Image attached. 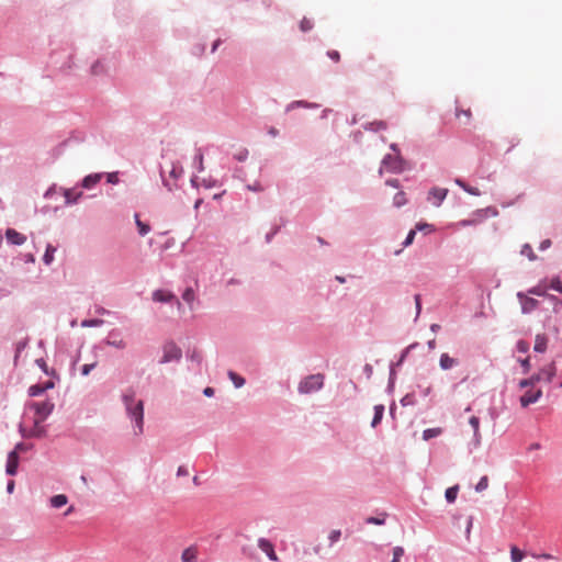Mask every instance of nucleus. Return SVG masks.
<instances>
[{
  "instance_id": "nucleus-39",
  "label": "nucleus",
  "mask_w": 562,
  "mask_h": 562,
  "mask_svg": "<svg viewBox=\"0 0 562 562\" xmlns=\"http://www.w3.org/2000/svg\"><path fill=\"white\" fill-rule=\"evenodd\" d=\"M487 487H488V477L487 476H482L480 479V481L477 482V484L475 485V491L476 492H483Z\"/></svg>"
},
{
  "instance_id": "nucleus-20",
  "label": "nucleus",
  "mask_w": 562,
  "mask_h": 562,
  "mask_svg": "<svg viewBox=\"0 0 562 562\" xmlns=\"http://www.w3.org/2000/svg\"><path fill=\"white\" fill-rule=\"evenodd\" d=\"M198 558V551L194 547H189L183 550L181 554V560L183 562H195Z\"/></svg>"
},
{
  "instance_id": "nucleus-41",
  "label": "nucleus",
  "mask_w": 562,
  "mask_h": 562,
  "mask_svg": "<svg viewBox=\"0 0 562 562\" xmlns=\"http://www.w3.org/2000/svg\"><path fill=\"white\" fill-rule=\"evenodd\" d=\"M300 29L302 32H307L313 29V22L310 19L304 18L300 23Z\"/></svg>"
},
{
  "instance_id": "nucleus-45",
  "label": "nucleus",
  "mask_w": 562,
  "mask_h": 562,
  "mask_svg": "<svg viewBox=\"0 0 562 562\" xmlns=\"http://www.w3.org/2000/svg\"><path fill=\"white\" fill-rule=\"evenodd\" d=\"M528 293L539 296L546 295V291L540 285L531 288L530 290H528Z\"/></svg>"
},
{
  "instance_id": "nucleus-13",
  "label": "nucleus",
  "mask_w": 562,
  "mask_h": 562,
  "mask_svg": "<svg viewBox=\"0 0 562 562\" xmlns=\"http://www.w3.org/2000/svg\"><path fill=\"white\" fill-rule=\"evenodd\" d=\"M258 547L263 551L271 561H278V555L274 552L273 544L265 538L258 540Z\"/></svg>"
},
{
  "instance_id": "nucleus-15",
  "label": "nucleus",
  "mask_w": 562,
  "mask_h": 562,
  "mask_svg": "<svg viewBox=\"0 0 562 562\" xmlns=\"http://www.w3.org/2000/svg\"><path fill=\"white\" fill-rule=\"evenodd\" d=\"M448 194V189L445 188H432L429 191V200L434 199V204L439 206L441 202L446 199Z\"/></svg>"
},
{
  "instance_id": "nucleus-61",
  "label": "nucleus",
  "mask_w": 562,
  "mask_h": 562,
  "mask_svg": "<svg viewBox=\"0 0 562 562\" xmlns=\"http://www.w3.org/2000/svg\"><path fill=\"white\" fill-rule=\"evenodd\" d=\"M203 393L206 396H212L214 394V390L212 387H205Z\"/></svg>"
},
{
  "instance_id": "nucleus-50",
  "label": "nucleus",
  "mask_w": 562,
  "mask_h": 562,
  "mask_svg": "<svg viewBox=\"0 0 562 562\" xmlns=\"http://www.w3.org/2000/svg\"><path fill=\"white\" fill-rule=\"evenodd\" d=\"M519 361H520L521 367L524 368V371L527 373L530 370V368H531L530 358L527 357V358H525L522 360H519Z\"/></svg>"
},
{
  "instance_id": "nucleus-21",
  "label": "nucleus",
  "mask_w": 562,
  "mask_h": 562,
  "mask_svg": "<svg viewBox=\"0 0 562 562\" xmlns=\"http://www.w3.org/2000/svg\"><path fill=\"white\" fill-rule=\"evenodd\" d=\"M101 173L89 175L82 180V187L86 189H91L101 180Z\"/></svg>"
},
{
  "instance_id": "nucleus-29",
  "label": "nucleus",
  "mask_w": 562,
  "mask_h": 562,
  "mask_svg": "<svg viewBox=\"0 0 562 562\" xmlns=\"http://www.w3.org/2000/svg\"><path fill=\"white\" fill-rule=\"evenodd\" d=\"M469 423H470V425H471V426H472V428H473L474 437H475L476 441H480L481 434H480V419H479V417H476V416H472V417L469 419Z\"/></svg>"
},
{
  "instance_id": "nucleus-10",
  "label": "nucleus",
  "mask_w": 562,
  "mask_h": 562,
  "mask_svg": "<svg viewBox=\"0 0 562 562\" xmlns=\"http://www.w3.org/2000/svg\"><path fill=\"white\" fill-rule=\"evenodd\" d=\"M538 372L542 382L551 383L557 375V364L554 361H551L550 363L540 368Z\"/></svg>"
},
{
  "instance_id": "nucleus-11",
  "label": "nucleus",
  "mask_w": 562,
  "mask_h": 562,
  "mask_svg": "<svg viewBox=\"0 0 562 562\" xmlns=\"http://www.w3.org/2000/svg\"><path fill=\"white\" fill-rule=\"evenodd\" d=\"M153 300L156 302H170L175 301L177 304L178 310L180 311L182 308V304L180 301L169 291L165 290H156L153 293Z\"/></svg>"
},
{
  "instance_id": "nucleus-14",
  "label": "nucleus",
  "mask_w": 562,
  "mask_h": 562,
  "mask_svg": "<svg viewBox=\"0 0 562 562\" xmlns=\"http://www.w3.org/2000/svg\"><path fill=\"white\" fill-rule=\"evenodd\" d=\"M5 237L8 241L12 245H23L26 241V236L13 228L7 229Z\"/></svg>"
},
{
  "instance_id": "nucleus-35",
  "label": "nucleus",
  "mask_w": 562,
  "mask_h": 562,
  "mask_svg": "<svg viewBox=\"0 0 562 562\" xmlns=\"http://www.w3.org/2000/svg\"><path fill=\"white\" fill-rule=\"evenodd\" d=\"M182 299L186 303H188L191 306L195 300L194 291L191 288L186 289V291L182 294Z\"/></svg>"
},
{
  "instance_id": "nucleus-6",
  "label": "nucleus",
  "mask_w": 562,
  "mask_h": 562,
  "mask_svg": "<svg viewBox=\"0 0 562 562\" xmlns=\"http://www.w3.org/2000/svg\"><path fill=\"white\" fill-rule=\"evenodd\" d=\"M182 356L181 349L173 342H168L164 346V355L160 363H167L170 361H178Z\"/></svg>"
},
{
  "instance_id": "nucleus-42",
  "label": "nucleus",
  "mask_w": 562,
  "mask_h": 562,
  "mask_svg": "<svg viewBox=\"0 0 562 562\" xmlns=\"http://www.w3.org/2000/svg\"><path fill=\"white\" fill-rule=\"evenodd\" d=\"M516 349L520 353H526L529 350V344L525 340H519L516 344Z\"/></svg>"
},
{
  "instance_id": "nucleus-56",
  "label": "nucleus",
  "mask_w": 562,
  "mask_h": 562,
  "mask_svg": "<svg viewBox=\"0 0 562 562\" xmlns=\"http://www.w3.org/2000/svg\"><path fill=\"white\" fill-rule=\"evenodd\" d=\"M247 189L250 191H256V192L263 191V188L259 182H255L252 186H250V184L247 186Z\"/></svg>"
},
{
  "instance_id": "nucleus-47",
  "label": "nucleus",
  "mask_w": 562,
  "mask_h": 562,
  "mask_svg": "<svg viewBox=\"0 0 562 562\" xmlns=\"http://www.w3.org/2000/svg\"><path fill=\"white\" fill-rule=\"evenodd\" d=\"M97 366V362L85 364L81 369V373L83 375H88L92 369H94Z\"/></svg>"
},
{
  "instance_id": "nucleus-46",
  "label": "nucleus",
  "mask_w": 562,
  "mask_h": 562,
  "mask_svg": "<svg viewBox=\"0 0 562 562\" xmlns=\"http://www.w3.org/2000/svg\"><path fill=\"white\" fill-rule=\"evenodd\" d=\"M367 522L373 524V525H383L385 522V517H382V518L369 517V518H367Z\"/></svg>"
},
{
  "instance_id": "nucleus-63",
  "label": "nucleus",
  "mask_w": 562,
  "mask_h": 562,
  "mask_svg": "<svg viewBox=\"0 0 562 562\" xmlns=\"http://www.w3.org/2000/svg\"><path fill=\"white\" fill-rule=\"evenodd\" d=\"M13 488H14V482L13 481H10L8 483V486H7V490L9 493H12L13 492Z\"/></svg>"
},
{
  "instance_id": "nucleus-27",
  "label": "nucleus",
  "mask_w": 562,
  "mask_h": 562,
  "mask_svg": "<svg viewBox=\"0 0 562 562\" xmlns=\"http://www.w3.org/2000/svg\"><path fill=\"white\" fill-rule=\"evenodd\" d=\"M384 413V406L383 405H375L374 406V417L372 419L371 426L376 427V425L381 422Z\"/></svg>"
},
{
  "instance_id": "nucleus-55",
  "label": "nucleus",
  "mask_w": 562,
  "mask_h": 562,
  "mask_svg": "<svg viewBox=\"0 0 562 562\" xmlns=\"http://www.w3.org/2000/svg\"><path fill=\"white\" fill-rule=\"evenodd\" d=\"M415 303H416V317H418L419 314H420V311H422V303H420V295L419 294L415 295Z\"/></svg>"
},
{
  "instance_id": "nucleus-23",
  "label": "nucleus",
  "mask_w": 562,
  "mask_h": 562,
  "mask_svg": "<svg viewBox=\"0 0 562 562\" xmlns=\"http://www.w3.org/2000/svg\"><path fill=\"white\" fill-rule=\"evenodd\" d=\"M45 435V428L42 426V423H37L36 419H34V425L32 429L30 430L27 437H43Z\"/></svg>"
},
{
  "instance_id": "nucleus-59",
  "label": "nucleus",
  "mask_w": 562,
  "mask_h": 562,
  "mask_svg": "<svg viewBox=\"0 0 562 562\" xmlns=\"http://www.w3.org/2000/svg\"><path fill=\"white\" fill-rule=\"evenodd\" d=\"M551 246V240L550 239H546L543 240L541 244H540V249L541 250H546L547 248H549Z\"/></svg>"
},
{
  "instance_id": "nucleus-48",
  "label": "nucleus",
  "mask_w": 562,
  "mask_h": 562,
  "mask_svg": "<svg viewBox=\"0 0 562 562\" xmlns=\"http://www.w3.org/2000/svg\"><path fill=\"white\" fill-rule=\"evenodd\" d=\"M327 56L336 63L340 60V54L337 50H328Z\"/></svg>"
},
{
  "instance_id": "nucleus-37",
  "label": "nucleus",
  "mask_w": 562,
  "mask_h": 562,
  "mask_svg": "<svg viewBox=\"0 0 562 562\" xmlns=\"http://www.w3.org/2000/svg\"><path fill=\"white\" fill-rule=\"evenodd\" d=\"M406 196H405V193L404 192H397L395 195H394V199H393V203L395 206L400 207L404 204H406Z\"/></svg>"
},
{
  "instance_id": "nucleus-4",
  "label": "nucleus",
  "mask_w": 562,
  "mask_h": 562,
  "mask_svg": "<svg viewBox=\"0 0 562 562\" xmlns=\"http://www.w3.org/2000/svg\"><path fill=\"white\" fill-rule=\"evenodd\" d=\"M324 384V375L322 374H313L305 378L299 384V391L302 394L312 393L318 391Z\"/></svg>"
},
{
  "instance_id": "nucleus-40",
  "label": "nucleus",
  "mask_w": 562,
  "mask_h": 562,
  "mask_svg": "<svg viewBox=\"0 0 562 562\" xmlns=\"http://www.w3.org/2000/svg\"><path fill=\"white\" fill-rule=\"evenodd\" d=\"M103 324L102 319H86L81 323L82 327H97Z\"/></svg>"
},
{
  "instance_id": "nucleus-38",
  "label": "nucleus",
  "mask_w": 562,
  "mask_h": 562,
  "mask_svg": "<svg viewBox=\"0 0 562 562\" xmlns=\"http://www.w3.org/2000/svg\"><path fill=\"white\" fill-rule=\"evenodd\" d=\"M43 392H45V387H43L42 384H35V385L30 386V389H29L30 396H38Z\"/></svg>"
},
{
  "instance_id": "nucleus-18",
  "label": "nucleus",
  "mask_w": 562,
  "mask_h": 562,
  "mask_svg": "<svg viewBox=\"0 0 562 562\" xmlns=\"http://www.w3.org/2000/svg\"><path fill=\"white\" fill-rule=\"evenodd\" d=\"M539 382H542V381H541L539 372H536L530 378L520 380L518 385L520 389H526V387H532V386H535V384H537Z\"/></svg>"
},
{
  "instance_id": "nucleus-64",
  "label": "nucleus",
  "mask_w": 562,
  "mask_h": 562,
  "mask_svg": "<svg viewBox=\"0 0 562 562\" xmlns=\"http://www.w3.org/2000/svg\"><path fill=\"white\" fill-rule=\"evenodd\" d=\"M43 387H45V391L48 390V389H52L54 387V383L52 381H48L46 382L45 384H43Z\"/></svg>"
},
{
  "instance_id": "nucleus-52",
  "label": "nucleus",
  "mask_w": 562,
  "mask_h": 562,
  "mask_svg": "<svg viewBox=\"0 0 562 562\" xmlns=\"http://www.w3.org/2000/svg\"><path fill=\"white\" fill-rule=\"evenodd\" d=\"M101 71H102V65L99 61L94 63L91 67L92 75H99Z\"/></svg>"
},
{
  "instance_id": "nucleus-43",
  "label": "nucleus",
  "mask_w": 562,
  "mask_h": 562,
  "mask_svg": "<svg viewBox=\"0 0 562 562\" xmlns=\"http://www.w3.org/2000/svg\"><path fill=\"white\" fill-rule=\"evenodd\" d=\"M550 288L562 293V281L559 278L551 280Z\"/></svg>"
},
{
  "instance_id": "nucleus-44",
  "label": "nucleus",
  "mask_w": 562,
  "mask_h": 562,
  "mask_svg": "<svg viewBox=\"0 0 562 562\" xmlns=\"http://www.w3.org/2000/svg\"><path fill=\"white\" fill-rule=\"evenodd\" d=\"M341 536V531L338 530V529H335V530H331V532L329 533V540H330V544L337 542L339 540Z\"/></svg>"
},
{
  "instance_id": "nucleus-62",
  "label": "nucleus",
  "mask_w": 562,
  "mask_h": 562,
  "mask_svg": "<svg viewBox=\"0 0 562 562\" xmlns=\"http://www.w3.org/2000/svg\"><path fill=\"white\" fill-rule=\"evenodd\" d=\"M535 558H541V559H546V560H550L552 559L553 557L549 553H543V554H540V555H533Z\"/></svg>"
},
{
  "instance_id": "nucleus-22",
  "label": "nucleus",
  "mask_w": 562,
  "mask_h": 562,
  "mask_svg": "<svg viewBox=\"0 0 562 562\" xmlns=\"http://www.w3.org/2000/svg\"><path fill=\"white\" fill-rule=\"evenodd\" d=\"M456 116L460 122L464 125L469 124L472 117V113L470 109L463 110V109H456Z\"/></svg>"
},
{
  "instance_id": "nucleus-51",
  "label": "nucleus",
  "mask_w": 562,
  "mask_h": 562,
  "mask_svg": "<svg viewBox=\"0 0 562 562\" xmlns=\"http://www.w3.org/2000/svg\"><path fill=\"white\" fill-rule=\"evenodd\" d=\"M370 128L371 130H385L386 128V124L384 122H382V121L370 123Z\"/></svg>"
},
{
  "instance_id": "nucleus-3",
  "label": "nucleus",
  "mask_w": 562,
  "mask_h": 562,
  "mask_svg": "<svg viewBox=\"0 0 562 562\" xmlns=\"http://www.w3.org/2000/svg\"><path fill=\"white\" fill-rule=\"evenodd\" d=\"M182 173V166L173 160H170L166 166L160 168V177L168 191H172L178 188L177 181Z\"/></svg>"
},
{
  "instance_id": "nucleus-26",
  "label": "nucleus",
  "mask_w": 562,
  "mask_h": 562,
  "mask_svg": "<svg viewBox=\"0 0 562 562\" xmlns=\"http://www.w3.org/2000/svg\"><path fill=\"white\" fill-rule=\"evenodd\" d=\"M135 222H136V225H137V228H138V234L140 236H145V235H147L150 232V226L148 224H146V223H143L139 220V215L138 214H135Z\"/></svg>"
},
{
  "instance_id": "nucleus-49",
  "label": "nucleus",
  "mask_w": 562,
  "mask_h": 562,
  "mask_svg": "<svg viewBox=\"0 0 562 562\" xmlns=\"http://www.w3.org/2000/svg\"><path fill=\"white\" fill-rule=\"evenodd\" d=\"M415 235H416L415 231H411V232L408 233V235L406 236V239H405V241L403 243V245H404L405 247L409 246V245L413 243V240H414V238H415Z\"/></svg>"
},
{
  "instance_id": "nucleus-12",
  "label": "nucleus",
  "mask_w": 562,
  "mask_h": 562,
  "mask_svg": "<svg viewBox=\"0 0 562 562\" xmlns=\"http://www.w3.org/2000/svg\"><path fill=\"white\" fill-rule=\"evenodd\" d=\"M517 297L520 301L521 311H522L524 314H527V313H530V312L535 311L538 307V305H539V302L536 299L528 297V296H526L521 292L517 293Z\"/></svg>"
},
{
  "instance_id": "nucleus-8",
  "label": "nucleus",
  "mask_w": 562,
  "mask_h": 562,
  "mask_svg": "<svg viewBox=\"0 0 562 562\" xmlns=\"http://www.w3.org/2000/svg\"><path fill=\"white\" fill-rule=\"evenodd\" d=\"M542 396L541 389H530L526 391L519 398L521 407L526 408L531 404L537 403Z\"/></svg>"
},
{
  "instance_id": "nucleus-54",
  "label": "nucleus",
  "mask_w": 562,
  "mask_h": 562,
  "mask_svg": "<svg viewBox=\"0 0 562 562\" xmlns=\"http://www.w3.org/2000/svg\"><path fill=\"white\" fill-rule=\"evenodd\" d=\"M106 178L109 183L115 184L119 182V177L116 172L108 173Z\"/></svg>"
},
{
  "instance_id": "nucleus-1",
  "label": "nucleus",
  "mask_w": 562,
  "mask_h": 562,
  "mask_svg": "<svg viewBox=\"0 0 562 562\" xmlns=\"http://www.w3.org/2000/svg\"><path fill=\"white\" fill-rule=\"evenodd\" d=\"M123 403L125 405L126 412L131 418L135 420L136 424V435L143 434L144 428V403L143 401H135V391L127 390L123 396Z\"/></svg>"
},
{
  "instance_id": "nucleus-36",
  "label": "nucleus",
  "mask_w": 562,
  "mask_h": 562,
  "mask_svg": "<svg viewBox=\"0 0 562 562\" xmlns=\"http://www.w3.org/2000/svg\"><path fill=\"white\" fill-rule=\"evenodd\" d=\"M194 165H195L196 170L199 172L203 171V169H204V166H203V154H202V151L200 149L196 150V154H195V157H194Z\"/></svg>"
},
{
  "instance_id": "nucleus-34",
  "label": "nucleus",
  "mask_w": 562,
  "mask_h": 562,
  "mask_svg": "<svg viewBox=\"0 0 562 562\" xmlns=\"http://www.w3.org/2000/svg\"><path fill=\"white\" fill-rule=\"evenodd\" d=\"M228 376L236 387H241L245 384V379L234 371H229Z\"/></svg>"
},
{
  "instance_id": "nucleus-19",
  "label": "nucleus",
  "mask_w": 562,
  "mask_h": 562,
  "mask_svg": "<svg viewBox=\"0 0 562 562\" xmlns=\"http://www.w3.org/2000/svg\"><path fill=\"white\" fill-rule=\"evenodd\" d=\"M82 195L81 191L76 189H66L64 192V196L66 199V203H76Z\"/></svg>"
},
{
  "instance_id": "nucleus-33",
  "label": "nucleus",
  "mask_w": 562,
  "mask_h": 562,
  "mask_svg": "<svg viewBox=\"0 0 562 562\" xmlns=\"http://www.w3.org/2000/svg\"><path fill=\"white\" fill-rule=\"evenodd\" d=\"M520 254L526 256L530 261H535L537 259V256L529 244H525L521 247Z\"/></svg>"
},
{
  "instance_id": "nucleus-53",
  "label": "nucleus",
  "mask_w": 562,
  "mask_h": 562,
  "mask_svg": "<svg viewBox=\"0 0 562 562\" xmlns=\"http://www.w3.org/2000/svg\"><path fill=\"white\" fill-rule=\"evenodd\" d=\"M404 554V549L402 547H395L393 549V558L401 559Z\"/></svg>"
},
{
  "instance_id": "nucleus-17",
  "label": "nucleus",
  "mask_w": 562,
  "mask_h": 562,
  "mask_svg": "<svg viewBox=\"0 0 562 562\" xmlns=\"http://www.w3.org/2000/svg\"><path fill=\"white\" fill-rule=\"evenodd\" d=\"M548 346V338L544 334H538L535 338L533 349L537 352H544Z\"/></svg>"
},
{
  "instance_id": "nucleus-25",
  "label": "nucleus",
  "mask_w": 562,
  "mask_h": 562,
  "mask_svg": "<svg viewBox=\"0 0 562 562\" xmlns=\"http://www.w3.org/2000/svg\"><path fill=\"white\" fill-rule=\"evenodd\" d=\"M68 502V498L64 494L55 495L50 498V505L55 508H60L64 505H66Z\"/></svg>"
},
{
  "instance_id": "nucleus-30",
  "label": "nucleus",
  "mask_w": 562,
  "mask_h": 562,
  "mask_svg": "<svg viewBox=\"0 0 562 562\" xmlns=\"http://www.w3.org/2000/svg\"><path fill=\"white\" fill-rule=\"evenodd\" d=\"M442 432L441 428H428L423 431V439L429 440L431 438H435L439 436Z\"/></svg>"
},
{
  "instance_id": "nucleus-24",
  "label": "nucleus",
  "mask_w": 562,
  "mask_h": 562,
  "mask_svg": "<svg viewBox=\"0 0 562 562\" xmlns=\"http://www.w3.org/2000/svg\"><path fill=\"white\" fill-rule=\"evenodd\" d=\"M106 345L115 347L117 349H124L126 347V341L122 338H115L113 334L106 339Z\"/></svg>"
},
{
  "instance_id": "nucleus-31",
  "label": "nucleus",
  "mask_w": 562,
  "mask_h": 562,
  "mask_svg": "<svg viewBox=\"0 0 562 562\" xmlns=\"http://www.w3.org/2000/svg\"><path fill=\"white\" fill-rule=\"evenodd\" d=\"M525 558V553L517 547H512L510 549V559L513 562H521Z\"/></svg>"
},
{
  "instance_id": "nucleus-5",
  "label": "nucleus",
  "mask_w": 562,
  "mask_h": 562,
  "mask_svg": "<svg viewBox=\"0 0 562 562\" xmlns=\"http://www.w3.org/2000/svg\"><path fill=\"white\" fill-rule=\"evenodd\" d=\"M29 408L34 411V413H35L34 419H36L37 423H43L53 412L54 403H52L49 401L32 402L29 405Z\"/></svg>"
},
{
  "instance_id": "nucleus-9",
  "label": "nucleus",
  "mask_w": 562,
  "mask_h": 562,
  "mask_svg": "<svg viewBox=\"0 0 562 562\" xmlns=\"http://www.w3.org/2000/svg\"><path fill=\"white\" fill-rule=\"evenodd\" d=\"M22 448V443H19L14 450H12L9 454H8V460H7V473L9 475H14L18 471V465H19V454H18V450Z\"/></svg>"
},
{
  "instance_id": "nucleus-32",
  "label": "nucleus",
  "mask_w": 562,
  "mask_h": 562,
  "mask_svg": "<svg viewBox=\"0 0 562 562\" xmlns=\"http://www.w3.org/2000/svg\"><path fill=\"white\" fill-rule=\"evenodd\" d=\"M459 486L454 485L446 490L445 496L449 503H453L457 498Z\"/></svg>"
},
{
  "instance_id": "nucleus-7",
  "label": "nucleus",
  "mask_w": 562,
  "mask_h": 562,
  "mask_svg": "<svg viewBox=\"0 0 562 562\" xmlns=\"http://www.w3.org/2000/svg\"><path fill=\"white\" fill-rule=\"evenodd\" d=\"M401 159L398 156L386 155L381 164L380 173L384 170L387 172H397L401 170Z\"/></svg>"
},
{
  "instance_id": "nucleus-16",
  "label": "nucleus",
  "mask_w": 562,
  "mask_h": 562,
  "mask_svg": "<svg viewBox=\"0 0 562 562\" xmlns=\"http://www.w3.org/2000/svg\"><path fill=\"white\" fill-rule=\"evenodd\" d=\"M459 361L456 358L450 357L448 353H442L439 359V366L442 370H449L458 366Z\"/></svg>"
},
{
  "instance_id": "nucleus-28",
  "label": "nucleus",
  "mask_w": 562,
  "mask_h": 562,
  "mask_svg": "<svg viewBox=\"0 0 562 562\" xmlns=\"http://www.w3.org/2000/svg\"><path fill=\"white\" fill-rule=\"evenodd\" d=\"M56 252V248L52 245H48L46 247V251L43 256V261L45 262V265H50L54 260V255Z\"/></svg>"
},
{
  "instance_id": "nucleus-2",
  "label": "nucleus",
  "mask_w": 562,
  "mask_h": 562,
  "mask_svg": "<svg viewBox=\"0 0 562 562\" xmlns=\"http://www.w3.org/2000/svg\"><path fill=\"white\" fill-rule=\"evenodd\" d=\"M123 403L125 405L126 412L131 418L135 420L136 424V435L143 434L144 428V403L143 401H135V391L127 390L123 396Z\"/></svg>"
},
{
  "instance_id": "nucleus-58",
  "label": "nucleus",
  "mask_w": 562,
  "mask_h": 562,
  "mask_svg": "<svg viewBox=\"0 0 562 562\" xmlns=\"http://www.w3.org/2000/svg\"><path fill=\"white\" fill-rule=\"evenodd\" d=\"M177 475L178 476H187V475H189V472L186 467L181 465L178 468Z\"/></svg>"
},
{
  "instance_id": "nucleus-60",
  "label": "nucleus",
  "mask_w": 562,
  "mask_h": 562,
  "mask_svg": "<svg viewBox=\"0 0 562 562\" xmlns=\"http://www.w3.org/2000/svg\"><path fill=\"white\" fill-rule=\"evenodd\" d=\"M24 258L25 262H35V257L32 254L25 255Z\"/></svg>"
},
{
  "instance_id": "nucleus-57",
  "label": "nucleus",
  "mask_w": 562,
  "mask_h": 562,
  "mask_svg": "<svg viewBox=\"0 0 562 562\" xmlns=\"http://www.w3.org/2000/svg\"><path fill=\"white\" fill-rule=\"evenodd\" d=\"M464 191H467L468 193H470L472 195H480V190L477 188H474V187L467 186Z\"/></svg>"
}]
</instances>
